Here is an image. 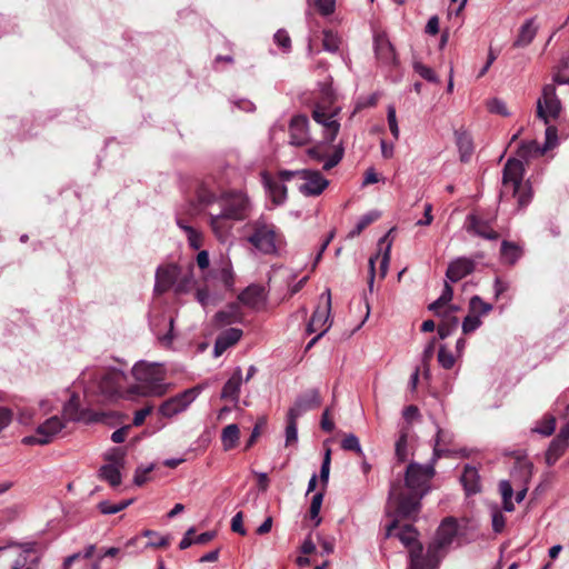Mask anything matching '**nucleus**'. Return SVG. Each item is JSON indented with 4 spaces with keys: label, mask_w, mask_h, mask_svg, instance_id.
Returning <instances> with one entry per match:
<instances>
[{
    "label": "nucleus",
    "mask_w": 569,
    "mask_h": 569,
    "mask_svg": "<svg viewBox=\"0 0 569 569\" xmlns=\"http://www.w3.org/2000/svg\"><path fill=\"white\" fill-rule=\"evenodd\" d=\"M435 475L431 463H410L406 471V485L392 483L387 511L396 518L411 519L420 510V500L429 490V481Z\"/></svg>",
    "instance_id": "nucleus-1"
},
{
    "label": "nucleus",
    "mask_w": 569,
    "mask_h": 569,
    "mask_svg": "<svg viewBox=\"0 0 569 569\" xmlns=\"http://www.w3.org/2000/svg\"><path fill=\"white\" fill-rule=\"evenodd\" d=\"M546 150L536 140L522 142L517 150V158H509L502 170V187L500 197L511 196L517 199L518 208H525L532 198L531 187L523 182L525 167L522 160L539 157Z\"/></svg>",
    "instance_id": "nucleus-2"
},
{
    "label": "nucleus",
    "mask_w": 569,
    "mask_h": 569,
    "mask_svg": "<svg viewBox=\"0 0 569 569\" xmlns=\"http://www.w3.org/2000/svg\"><path fill=\"white\" fill-rule=\"evenodd\" d=\"M136 383L130 385L126 395L130 401L146 397L164 396L170 385L166 382V370L159 363L138 362L132 368Z\"/></svg>",
    "instance_id": "nucleus-3"
},
{
    "label": "nucleus",
    "mask_w": 569,
    "mask_h": 569,
    "mask_svg": "<svg viewBox=\"0 0 569 569\" xmlns=\"http://www.w3.org/2000/svg\"><path fill=\"white\" fill-rule=\"evenodd\" d=\"M198 200L206 207L218 204L220 212L233 221L247 219L251 212V201L243 191H229L217 194L214 191L202 186L198 190Z\"/></svg>",
    "instance_id": "nucleus-4"
},
{
    "label": "nucleus",
    "mask_w": 569,
    "mask_h": 569,
    "mask_svg": "<svg viewBox=\"0 0 569 569\" xmlns=\"http://www.w3.org/2000/svg\"><path fill=\"white\" fill-rule=\"evenodd\" d=\"M246 228L249 231L248 242L262 254H279L286 246L280 229L263 216L248 222Z\"/></svg>",
    "instance_id": "nucleus-5"
},
{
    "label": "nucleus",
    "mask_w": 569,
    "mask_h": 569,
    "mask_svg": "<svg viewBox=\"0 0 569 569\" xmlns=\"http://www.w3.org/2000/svg\"><path fill=\"white\" fill-rule=\"evenodd\" d=\"M129 387L128 377L121 370H110L102 373L97 386L98 392L109 401L129 400L126 396Z\"/></svg>",
    "instance_id": "nucleus-6"
},
{
    "label": "nucleus",
    "mask_w": 569,
    "mask_h": 569,
    "mask_svg": "<svg viewBox=\"0 0 569 569\" xmlns=\"http://www.w3.org/2000/svg\"><path fill=\"white\" fill-rule=\"evenodd\" d=\"M562 110L561 101L557 97L556 87L551 83L542 88L541 97L537 100V117L545 124L550 120L557 119Z\"/></svg>",
    "instance_id": "nucleus-7"
},
{
    "label": "nucleus",
    "mask_w": 569,
    "mask_h": 569,
    "mask_svg": "<svg viewBox=\"0 0 569 569\" xmlns=\"http://www.w3.org/2000/svg\"><path fill=\"white\" fill-rule=\"evenodd\" d=\"M198 395V388L184 390L183 392H180L174 397H171L163 401L160 405L158 412L161 417L172 418L183 412L190 406V403L194 401Z\"/></svg>",
    "instance_id": "nucleus-8"
},
{
    "label": "nucleus",
    "mask_w": 569,
    "mask_h": 569,
    "mask_svg": "<svg viewBox=\"0 0 569 569\" xmlns=\"http://www.w3.org/2000/svg\"><path fill=\"white\" fill-rule=\"evenodd\" d=\"M64 428V423L61 418L53 416L41 423L36 433L32 436L24 437L22 442L24 445H47L52 441L56 435H58Z\"/></svg>",
    "instance_id": "nucleus-9"
},
{
    "label": "nucleus",
    "mask_w": 569,
    "mask_h": 569,
    "mask_svg": "<svg viewBox=\"0 0 569 569\" xmlns=\"http://www.w3.org/2000/svg\"><path fill=\"white\" fill-rule=\"evenodd\" d=\"M458 536V523L453 518H446L439 526L433 541L429 545L443 558Z\"/></svg>",
    "instance_id": "nucleus-10"
},
{
    "label": "nucleus",
    "mask_w": 569,
    "mask_h": 569,
    "mask_svg": "<svg viewBox=\"0 0 569 569\" xmlns=\"http://www.w3.org/2000/svg\"><path fill=\"white\" fill-rule=\"evenodd\" d=\"M302 183L298 187L299 191L306 197H318L329 186V180L320 171L302 169Z\"/></svg>",
    "instance_id": "nucleus-11"
},
{
    "label": "nucleus",
    "mask_w": 569,
    "mask_h": 569,
    "mask_svg": "<svg viewBox=\"0 0 569 569\" xmlns=\"http://www.w3.org/2000/svg\"><path fill=\"white\" fill-rule=\"evenodd\" d=\"M442 557L435 549L428 546L426 552L421 545L410 548V566L409 569H437Z\"/></svg>",
    "instance_id": "nucleus-12"
},
{
    "label": "nucleus",
    "mask_w": 569,
    "mask_h": 569,
    "mask_svg": "<svg viewBox=\"0 0 569 569\" xmlns=\"http://www.w3.org/2000/svg\"><path fill=\"white\" fill-rule=\"evenodd\" d=\"M325 300L323 307H318L309 323H308V332H316L318 330H327L330 328L331 323L329 322L330 311H331V292L327 289L320 297Z\"/></svg>",
    "instance_id": "nucleus-13"
},
{
    "label": "nucleus",
    "mask_w": 569,
    "mask_h": 569,
    "mask_svg": "<svg viewBox=\"0 0 569 569\" xmlns=\"http://www.w3.org/2000/svg\"><path fill=\"white\" fill-rule=\"evenodd\" d=\"M391 242H387V236L382 237L379 241V252L369 259L370 280L369 287L372 289L375 278V264L379 261L380 277L387 274L390 261Z\"/></svg>",
    "instance_id": "nucleus-14"
},
{
    "label": "nucleus",
    "mask_w": 569,
    "mask_h": 569,
    "mask_svg": "<svg viewBox=\"0 0 569 569\" xmlns=\"http://www.w3.org/2000/svg\"><path fill=\"white\" fill-rule=\"evenodd\" d=\"M337 110L327 111L323 107L317 106L312 112V117L316 122L323 126L326 129V140L328 142H332L340 129V124L337 120H335V116Z\"/></svg>",
    "instance_id": "nucleus-15"
},
{
    "label": "nucleus",
    "mask_w": 569,
    "mask_h": 569,
    "mask_svg": "<svg viewBox=\"0 0 569 569\" xmlns=\"http://www.w3.org/2000/svg\"><path fill=\"white\" fill-rule=\"evenodd\" d=\"M209 211V223L212 229V232L217 237L220 242H226L232 230V219L229 217H224V214L220 211H214L213 207H208Z\"/></svg>",
    "instance_id": "nucleus-16"
},
{
    "label": "nucleus",
    "mask_w": 569,
    "mask_h": 569,
    "mask_svg": "<svg viewBox=\"0 0 569 569\" xmlns=\"http://www.w3.org/2000/svg\"><path fill=\"white\" fill-rule=\"evenodd\" d=\"M307 153L317 162L323 161V170H330L341 161L343 157V148L339 146L330 157H327L326 144L319 143L308 149Z\"/></svg>",
    "instance_id": "nucleus-17"
},
{
    "label": "nucleus",
    "mask_w": 569,
    "mask_h": 569,
    "mask_svg": "<svg viewBox=\"0 0 569 569\" xmlns=\"http://www.w3.org/2000/svg\"><path fill=\"white\" fill-rule=\"evenodd\" d=\"M373 48L377 59L386 66L396 64L397 57L395 49L385 33H376L373 37Z\"/></svg>",
    "instance_id": "nucleus-18"
},
{
    "label": "nucleus",
    "mask_w": 569,
    "mask_h": 569,
    "mask_svg": "<svg viewBox=\"0 0 569 569\" xmlns=\"http://www.w3.org/2000/svg\"><path fill=\"white\" fill-rule=\"evenodd\" d=\"M179 276L180 269L177 264L159 267L156 273L154 290L159 293L166 292L173 287Z\"/></svg>",
    "instance_id": "nucleus-19"
},
{
    "label": "nucleus",
    "mask_w": 569,
    "mask_h": 569,
    "mask_svg": "<svg viewBox=\"0 0 569 569\" xmlns=\"http://www.w3.org/2000/svg\"><path fill=\"white\" fill-rule=\"evenodd\" d=\"M320 405V396L316 389L309 390L295 401L293 406L289 409L288 416L299 418L308 410L315 409Z\"/></svg>",
    "instance_id": "nucleus-20"
},
{
    "label": "nucleus",
    "mask_w": 569,
    "mask_h": 569,
    "mask_svg": "<svg viewBox=\"0 0 569 569\" xmlns=\"http://www.w3.org/2000/svg\"><path fill=\"white\" fill-rule=\"evenodd\" d=\"M290 143L292 146H305L310 140L308 119L305 116H296L289 124Z\"/></svg>",
    "instance_id": "nucleus-21"
},
{
    "label": "nucleus",
    "mask_w": 569,
    "mask_h": 569,
    "mask_svg": "<svg viewBox=\"0 0 569 569\" xmlns=\"http://www.w3.org/2000/svg\"><path fill=\"white\" fill-rule=\"evenodd\" d=\"M475 269V263L471 259L460 257L452 260L446 271L447 280L458 282L462 278L470 274Z\"/></svg>",
    "instance_id": "nucleus-22"
},
{
    "label": "nucleus",
    "mask_w": 569,
    "mask_h": 569,
    "mask_svg": "<svg viewBox=\"0 0 569 569\" xmlns=\"http://www.w3.org/2000/svg\"><path fill=\"white\" fill-rule=\"evenodd\" d=\"M467 220H468V226H467L468 232L473 233L475 236L481 237L487 240H497L498 239V237H499L498 232L492 229V227L490 226V223L487 220H485L476 214L468 216Z\"/></svg>",
    "instance_id": "nucleus-23"
},
{
    "label": "nucleus",
    "mask_w": 569,
    "mask_h": 569,
    "mask_svg": "<svg viewBox=\"0 0 569 569\" xmlns=\"http://www.w3.org/2000/svg\"><path fill=\"white\" fill-rule=\"evenodd\" d=\"M243 382L241 368H237L229 380L224 383L221 391V399L233 402L234 406L239 402V395L241 385Z\"/></svg>",
    "instance_id": "nucleus-24"
},
{
    "label": "nucleus",
    "mask_w": 569,
    "mask_h": 569,
    "mask_svg": "<svg viewBox=\"0 0 569 569\" xmlns=\"http://www.w3.org/2000/svg\"><path fill=\"white\" fill-rule=\"evenodd\" d=\"M242 336V330L238 328H230L221 332L214 342L213 356L220 357L227 349L236 345Z\"/></svg>",
    "instance_id": "nucleus-25"
},
{
    "label": "nucleus",
    "mask_w": 569,
    "mask_h": 569,
    "mask_svg": "<svg viewBox=\"0 0 569 569\" xmlns=\"http://www.w3.org/2000/svg\"><path fill=\"white\" fill-rule=\"evenodd\" d=\"M264 188L274 204H282L287 199V187L268 174H262Z\"/></svg>",
    "instance_id": "nucleus-26"
},
{
    "label": "nucleus",
    "mask_w": 569,
    "mask_h": 569,
    "mask_svg": "<svg viewBox=\"0 0 569 569\" xmlns=\"http://www.w3.org/2000/svg\"><path fill=\"white\" fill-rule=\"evenodd\" d=\"M397 528V519H395L388 527L386 537L390 538L392 536H396L406 547L411 548L415 546L413 542L417 540V532L412 528V526L407 525L402 527L397 533H395V529Z\"/></svg>",
    "instance_id": "nucleus-27"
},
{
    "label": "nucleus",
    "mask_w": 569,
    "mask_h": 569,
    "mask_svg": "<svg viewBox=\"0 0 569 569\" xmlns=\"http://www.w3.org/2000/svg\"><path fill=\"white\" fill-rule=\"evenodd\" d=\"M263 300V289L259 286H249L239 295V301L250 308H259Z\"/></svg>",
    "instance_id": "nucleus-28"
},
{
    "label": "nucleus",
    "mask_w": 569,
    "mask_h": 569,
    "mask_svg": "<svg viewBox=\"0 0 569 569\" xmlns=\"http://www.w3.org/2000/svg\"><path fill=\"white\" fill-rule=\"evenodd\" d=\"M537 34V27L533 19H528L520 27L519 34L513 42V47L523 48L529 46Z\"/></svg>",
    "instance_id": "nucleus-29"
},
{
    "label": "nucleus",
    "mask_w": 569,
    "mask_h": 569,
    "mask_svg": "<svg viewBox=\"0 0 569 569\" xmlns=\"http://www.w3.org/2000/svg\"><path fill=\"white\" fill-rule=\"evenodd\" d=\"M461 482L465 487V490L468 493L478 492L480 490V480H479L478 470L475 467L467 465L461 475Z\"/></svg>",
    "instance_id": "nucleus-30"
},
{
    "label": "nucleus",
    "mask_w": 569,
    "mask_h": 569,
    "mask_svg": "<svg viewBox=\"0 0 569 569\" xmlns=\"http://www.w3.org/2000/svg\"><path fill=\"white\" fill-rule=\"evenodd\" d=\"M241 320V312L238 305L232 303L227 309L216 313L214 321L219 326H228Z\"/></svg>",
    "instance_id": "nucleus-31"
},
{
    "label": "nucleus",
    "mask_w": 569,
    "mask_h": 569,
    "mask_svg": "<svg viewBox=\"0 0 569 569\" xmlns=\"http://www.w3.org/2000/svg\"><path fill=\"white\" fill-rule=\"evenodd\" d=\"M121 467H122V461L102 466L100 468L101 479L109 482L112 487L119 486L121 483V472H120Z\"/></svg>",
    "instance_id": "nucleus-32"
},
{
    "label": "nucleus",
    "mask_w": 569,
    "mask_h": 569,
    "mask_svg": "<svg viewBox=\"0 0 569 569\" xmlns=\"http://www.w3.org/2000/svg\"><path fill=\"white\" fill-rule=\"evenodd\" d=\"M177 226L186 232L189 246L198 250L202 246V234L193 227L189 226L182 218L177 217Z\"/></svg>",
    "instance_id": "nucleus-33"
},
{
    "label": "nucleus",
    "mask_w": 569,
    "mask_h": 569,
    "mask_svg": "<svg viewBox=\"0 0 569 569\" xmlns=\"http://www.w3.org/2000/svg\"><path fill=\"white\" fill-rule=\"evenodd\" d=\"M37 562L38 557L32 556V545L28 543L14 560L12 569H33V566H36Z\"/></svg>",
    "instance_id": "nucleus-34"
},
{
    "label": "nucleus",
    "mask_w": 569,
    "mask_h": 569,
    "mask_svg": "<svg viewBox=\"0 0 569 569\" xmlns=\"http://www.w3.org/2000/svg\"><path fill=\"white\" fill-rule=\"evenodd\" d=\"M239 427L236 423L228 425L223 428L221 433V441L224 450H230L236 447L239 440Z\"/></svg>",
    "instance_id": "nucleus-35"
},
{
    "label": "nucleus",
    "mask_w": 569,
    "mask_h": 569,
    "mask_svg": "<svg viewBox=\"0 0 569 569\" xmlns=\"http://www.w3.org/2000/svg\"><path fill=\"white\" fill-rule=\"evenodd\" d=\"M63 415L69 420H86V416L82 411L79 409V399L77 395H72L69 399V401L63 407Z\"/></svg>",
    "instance_id": "nucleus-36"
},
{
    "label": "nucleus",
    "mask_w": 569,
    "mask_h": 569,
    "mask_svg": "<svg viewBox=\"0 0 569 569\" xmlns=\"http://www.w3.org/2000/svg\"><path fill=\"white\" fill-rule=\"evenodd\" d=\"M457 146L461 161L467 162L473 152V144L470 136L467 133L457 134Z\"/></svg>",
    "instance_id": "nucleus-37"
},
{
    "label": "nucleus",
    "mask_w": 569,
    "mask_h": 569,
    "mask_svg": "<svg viewBox=\"0 0 569 569\" xmlns=\"http://www.w3.org/2000/svg\"><path fill=\"white\" fill-rule=\"evenodd\" d=\"M521 256L520 248L509 241H503L501 244V257L505 262L513 264Z\"/></svg>",
    "instance_id": "nucleus-38"
},
{
    "label": "nucleus",
    "mask_w": 569,
    "mask_h": 569,
    "mask_svg": "<svg viewBox=\"0 0 569 569\" xmlns=\"http://www.w3.org/2000/svg\"><path fill=\"white\" fill-rule=\"evenodd\" d=\"M408 433L407 428H402L399 433V438L396 441V457L398 461L405 462L408 458Z\"/></svg>",
    "instance_id": "nucleus-39"
},
{
    "label": "nucleus",
    "mask_w": 569,
    "mask_h": 569,
    "mask_svg": "<svg viewBox=\"0 0 569 569\" xmlns=\"http://www.w3.org/2000/svg\"><path fill=\"white\" fill-rule=\"evenodd\" d=\"M451 438L452 436L448 431L439 427L437 428L436 443L433 448V459H437L441 457L442 453L447 452V450L442 449V446L449 443L451 441Z\"/></svg>",
    "instance_id": "nucleus-40"
},
{
    "label": "nucleus",
    "mask_w": 569,
    "mask_h": 569,
    "mask_svg": "<svg viewBox=\"0 0 569 569\" xmlns=\"http://www.w3.org/2000/svg\"><path fill=\"white\" fill-rule=\"evenodd\" d=\"M556 428V418L551 415H546L539 422H537L533 431L548 437L552 435Z\"/></svg>",
    "instance_id": "nucleus-41"
},
{
    "label": "nucleus",
    "mask_w": 569,
    "mask_h": 569,
    "mask_svg": "<svg viewBox=\"0 0 569 569\" xmlns=\"http://www.w3.org/2000/svg\"><path fill=\"white\" fill-rule=\"evenodd\" d=\"M379 212L370 211L363 214L357 222L356 227L350 231V237L359 236L363 229H366L370 223L376 221L379 218Z\"/></svg>",
    "instance_id": "nucleus-42"
},
{
    "label": "nucleus",
    "mask_w": 569,
    "mask_h": 569,
    "mask_svg": "<svg viewBox=\"0 0 569 569\" xmlns=\"http://www.w3.org/2000/svg\"><path fill=\"white\" fill-rule=\"evenodd\" d=\"M323 501V491H319L313 495L309 509V517L311 520H315V526H319L321 522V518L319 517L320 509Z\"/></svg>",
    "instance_id": "nucleus-43"
},
{
    "label": "nucleus",
    "mask_w": 569,
    "mask_h": 569,
    "mask_svg": "<svg viewBox=\"0 0 569 569\" xmlns=\"http://www.w3.org/2000/svg\"><path fill=\"white\" fill-rule=\"evenodd\" d=\"M469 309L471 313L481 317L489 313L492 310V306L488 302H485L480 297L473 296L470 299Z\"/></svg>",
    "instance_id": "nucleus-44"
},
{
    "label": "nucleus",
    "mask_w": 569,
    "mask_h": 569,
    "mask_svg": "<svg viewBox=\"0 0 569 569\" xmlns=\"http://www.w3.org/2000/svg\"><path fill=\"white\" fill-rule=\"evenodd\" d=\"M341 448L343 450L355 451L359 456H363V451L360 446V441H359L358 437L355 436L353 433H349L342 439Z\"/></svg>",
    "instance_id": "nucleus-45"
},
{
    "label": "nucleus",
    "mask_w": 569,
    "mask_h": 569,
    "mask_svg": "<svg viewBox=\"0 0 569 569\" xmlns=\"http://www.w3.org/2000/svg\"><path fill=\"white\" fill-rule=\"evenodd\" d=\"M297 420L298 418L287 415L286 446H290L298 440Z\"/></svg>",
    "instance_id": "nucleus-46"
},
{
    "label": "nucleus",
    "mask_w": 569,
    "mask_h": 569,
    "mask_svg": "<svg viewBox=\"0 0 569 569\" xmlns=\"http://www.w3.org/2000/svg\"><path fill=\"white\" fill-rule=\"evenodd\" d=\"M458 326V319L456 317L446 318L438 327V335L441 339L447 338Z\"/></svg>",
    "instance_id": "nucleus-47"
},
{
    "label": "nucleus",
    "mask_w": 569,
    "mask_h": 569,
    "mask_svg": "<svg viewBox=\"0 0 569 569\" xmlns=\"http://www.w3.org/2000/svg\"><path fill=\"white\" fill-rule=\"evenodd\" d=\"M413 70L423 79L430 82H438L439 79L433 70L421 62L416 61L413 63Z\"/></svg>",
    "instance_id": "nucleus-48"
},
{
    "label": "nucleus",
    "mask_w": 569,
    "mask_h": 569,
    "mask_svg": "<svg viewBox=\"0 0 569 569\" xmlns=\"http://www.w3.org/2000/svg\"><path fill=\"white\" fill-rule=\"evenodd\" d=\"M191 286H192V276L189 272L182 277L179 276V278L177 279V281L172 288L174 289L176 293L180 295V293L188 292L191 289Z\"/></svg>",
    "instance_id": "nucleus-49"
},
{
    "label": "nucleus",
    "mask_w": 569,
    "mask_h": 569,
    "mask_svg": "<svg viewBox=\"0 0 569 569\" xmlns=\"http://www.w3.org/2000/svg\"><path fill=\"white\" fill-rule=\"evenodd\" d=\"M480 317L475 313L468 315L462 322V331L463 333H470L477 330L481 326Z\"/></svg>",
    "instance_id": "nucleus-50"
},
{
    "label": "nucleus",
    "mask_w": 569,
    "mask_h": 569,
    "mask_svg": "<svg viewBox=\"0 0 569 569\" xmlns=\"http://www.w3.org/2000/svg\"><path fill=\"white\" fill-rule=\"evenodd\" d=\"M558 144V130L553 126H548L546 129V140L543 143V149L546 152Z\"/></svg>",
    "instance_id": "nucleus-51"
},
{
    "label": "nucleus",
    "mask_w": 569,
    "mask_h": 569,
    "mask_svg": "<svg viewBox=\"0 0 569 569\" xmlns=\"http://www.w3.org/2000/svg\"><path fill=\"white\" fill-rule=\"evenodd\" d=\"M438 361L445 369H451L456 360L453 355L442 346L438 352Z\"/></svg>",
    "instance_id": "nucleus-52"
},
{
    "label": "nucleus",
    "mask_w": 569,
    "mask_h": 569,
    "mask_svg": "<svg viewBox=\"0 0 569 569\" xmlns=\"http://www.w3.org/2000/svg\"><path fill=\"white\" fill-rule=\"evenodd\" d=\"M323 48L329 52H336L339 49V39L331 31L323 32Z\"/></svg>",
    "instance_id": "nucleus-53"
},
{
    "label": "nucleus",
    "mask_w": 569,
    "mask_h": 569,
    "mask_svg": "<svg viewBox=\"0 0 569 569\" xmlns=\"http://www.w3.org/2000/svg\"><path fill=\"white\" fill-rule=\"evenodd\" d=\"M387 119H388L390 132L393 136V138L397 140L399 138V127H398V121H397V116H396V109L393 106L388 107Z\"/></svg>",
    "instance_id": "nucleus-54"
},
{
    "label": "nucleus",
    "mask_w": 569,
    "mask_h": 569,
    "mask_svg": "<svg viewBox=\"0 0 569 569\" xmlns=\"http://www.w3.org/2000/svg\"><path fill=\"white\" fill-rule=\"evenodd\" d=\"M154 466L139 467L136 469L133 481L137 486H142L148 480V475L153 470Z\"/></svg>",
    "instance_id": "nucleus-55"
},
{
    "label": "nucleus",
    "mask_w": 569,
    "mask_h": 569,
    "mask_svg": "<svg viewBox=\"0 0 569 569\" xmlns=\"http://www.w3.org/2000/svg\"><path fill=\"white\" fill-rule=\"evenodd\" d=\"M274 42L282 48L283 50H289L291 47V39L288 34V32L283 29L278 30L274 33Z\"/></svg>",
    "instance_id": "nucleus-56"
},
{
    "label": "nucleus",
    "mask_w": 569,
    "mask_h": 569,
    "mask_svg": "<svg viewBox=\"0 0 569 569\" xmlns=\"http://www.w3.org/2000/svg\"><path fill=\"white\" fill-rule=\"evenodd\" d=\"M488 109L492 113H498L501 116L509 114L506 103L502 100L497 99V98H495L488 102Z\"/></svg>",
    "instance_id": "nucleus-57"
},
{
    "label": "nucleus",
    "mask_w": 569,
    "mask_h": 569,
    "mask_svg": "<svg viewBox=\"0 0 569 569\" xmlns=\"http://www.w3.org/2000/svg\"><path fill=\"white\" fill-rule=\"evenodd\" d=\"M313 3L322 16H329L335 11V0H315Z\"/></svg>",
    "instance_id": "nucleus-58"
},
{
    "label": "nucleus",
    "mask_w": 569,
    "mask_h": 569,
    "mask_svg": "<svg viewBox=\"0 0 569 569\" xmlns=\"http://www.w3.org/2000/svg\"><path fill=\"white\" fill-rule=\"evenodd\" d=\"M152 410H153V406H151V405L137 410L133 416V421H132L133 426H136V427L141 426L144 422L146 418L152 412Z\"/></svg>",
    "instance_id": "nucleus-59"
},
{
    "label": "nucleus",
    "mask_w": 569,
    "mask_h": 569,
    "mask_svg": "<svg viewBox=\"0 0 569 569\" xmlns=\"http://www.w3.org/2000/svg\"><path fill=\"white\" fill-rule=\"evenodd\" d=\"M218 279L222 282L223 287L231 288L233 284V274L230 267H223L218 276Z\"/></svg>",
    "instance_id": "nucleus-60"
},
{
    "label": "nucleus",
    "mask_w": 569,
    "mask_h": 569,
    "mask_svg": "<svg viewBox=\"0 0 569 569\" xmlns=\"http://www.w3.org/2000/svg\"><path fill=\"white\" fill-rule=\"evenodd\" d=\"M231 529L233 532H237L241 536H244L247 533L244 527H243V515L242 512H237L232 519H231Z\"/></svg>",
    "instance_id": "nucleus-61"
},
{
    "label": "nucleus",
    "mask_w": 569,
    "mask_h": 569,
    "mask_svg": "<svg viewBox=\"0 0 569 569\" xmlns=\"http://www.w3.org/2000/svg\"><path fill=\"white\" fill-rule=\"evenodd\" d=\"M506 526V518L501 511L495 510L492 512V528L495 532H501Z\"/></svg>",
    "instance_id": "nucleus-62"
},
{
    "label": "nucleus",
    "mask_w": 569,
    "mask_h": 569,
    "mask_svg": "<svg viewBox=\"0 0 569 569\" xmlns=\"http://www.w3.org/2000/svg\"><path fill=\"white\" fill-rule=\"evenodd\" d=\"M266 425L267 419L264 417H261L256 423L254 428L252 429L251 436L247 443V448L251 447L256 442L257 438L260 436L261 428H263Z\"/></svg>",
    "instance_id": "nucleus-63"
},
{
    "label": "nucleus",
    "mask_w": 569,
    "mask_h": 569,
    "mask_svg": "<svg viewBox=\"0 0 569 569\" xmlns=\"http://www.w3.org/2000/svg\"><path fill=\"white\" fill-rule=\"evenodd\" d=\"M402 416L408 423H411L413 420H416L420 417V412H419L418 407L408 406L403 409Z\"/></svg>",
    "instance_id": "nucleus-64"
}]
</instances>
